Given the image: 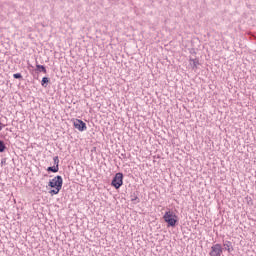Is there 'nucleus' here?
Masks as SVG:
<instances>
[{
	"label": "nucleus",
	"mask_w": 256,
	"mask_h": 256,
	"mask_svg": "<svg viewBox=\"0 0 256 256\" xmlns=\"http://www.w3.org/2000/svg\"><path fill=\"white\" fill-rule=\"evenodd\" d=\"M189 63H190V65H191V67H192V69H197V66L199 65V59H197V58H190L189 59Z\"/></svg>",
	"instance_id": "nucleus-7"
},
{
	"label": "nucleus",
	"mask_w": 256,
	"mask_h": 256,
	"mask_svg": "<svg viewBox=\"0 0 256 256\" xmlns=\"http://www.w3.org/2000/svg\"><path fill=\"white\" fill-rule=\"evenodd\" d=\"M223 253V247L221 244H215L211 247V251L209 253L210 256H221Z\"/></svg>",
	"instance_id": "nucleus-4"
},
{
	"label": "nucleus",
	"mask_w": 256,
	"mask_h": 256,
	"mask_svg": "<svg viewBox=\"0 0 256 256\" xmlns=\"http://www.w3.org/2000/svg\"><path fill=\"white\" fill-rule=\"evenodd\" d=\"M49 81H50L49 77H43L41 81L42 87H47V85H49Z\"/></svg>",
	"instance_id": "nucleus-10"
},
{
	"label": "nucleus",
	"mask_w": 256,
	"mask_h": 256,
	"mask_svg": "<svg viewBox=\"0 0 256 256\" xmlns=\"http://www.w3.org/2000/svg\"><path fill=\"white\" fill-rule=\"evenodd\" d=\"M48 173H58L59 167L58 166H50L47 168Z\"/></svg>",
	"instance_id": "nucleus-9"
},
{
	"label": "nucleus",
	"mask_w": 256,
	"mask_h": 256,
	"mask_svg": "<svg viewBox=\"0 0 256 256\" xmlns=\"http://www.w3.org/2000/svg\"><path fill=\"white\" fill-rule=\"evenodd\" d=\"M137 199H139L137 196H135L134 198H132V201H137Z\"/></svg>",
	"instance_id": "nucleus-15"
},
{
	"label": "nucleus",
	"mask_w": 256,
	"mask_h": 256,
	"mask_svg": "<svg viewBox=\"0 0 256 256\" xmlns=\"http://www.w3.org/2000/svg\"><path fill=\"white\" fill-rule=\"evenodd\" d=\"M5 149H7L5 142L3 140H0V153H5Z\"/></svg>",
	"instance_id": "nucleus-11"
},
{
	"label": "nucleus",
	"mask_w": 256,
	"mask_h": 256,
	"mask_svg": "<svg viewBox=\"0 0 256 256\" xmlns=\"http://www.w3.org/2000/svg\"><path fill=\"white\" fill-rule=\"evenodd\" d=\"M223 245L225 251H228V253L233 252V243H231V241H224Z\"/></svg>",
	"instance_id": "nucleus-6"
},
{
	"label": "nucleus",
	"mask_w": 256,
	"mask_h": 256,
	"mask_svg": "<svg viewBox=\"0 0 256 256\" xmlns=\"http://www.w3.org/2000/svg\"><path fill=\"white\" fill-rule=\"evenodd\" d=\"M53 159L55 167H59V156H55Z\"/></svg>",
	"instance_id": "nucleus-12"
},
{
	"label": "nucleus",
	"mask_w": 256,
	"mask_h": 256,
	"mask_svg": "<svg viewBox=\"0 0 256 256\" xmlns=\"http://www.w3.org/2000/svg\"><path fill=\"white\" fill-rule=\"evenodd\" d=\"M48 187H51L52 190L49 191L50 195H59L61 189H63V177L56 176L48 182Z\"/></svg>",
	"instance_id": "nucleus-1"
},
{
	"label": "nucleus",
	"mask_w": 256,
	"mask_h": 256,
	"mask_svg": "<svg viewBox=\"0 0 256 256\" xmlns=\"http://www.w3.org/2000/svg\"><path fill=\"white\" fill-rule=\"evenodd\" d=\"M36 71H37L38 73H47V68H45L44 65L37 64V65H36Z\"/></svg>",
	"instance_id": "nucleus-8"
},
{
	"label": "nucleus",
	"mask_w": 256,
	"mask_h": 256,
	"mask_svg": "<svg viewBox=\"0 0 256 256\" xmlns=\"http://www.w3.org/2000/svg\"><path fill=\"white\" fill-rule=\"evenodd\" d=\"M14 79H23V75L21 73L13 74Z\"/></svg>",
	"instance_id": "nucleus-13"
},
{
	"label": "nucleus",
	"mask_w": 256,
	"mask_h": 256,
	"mask_svg": "<svg viewBox=\"0 0 256 256\" xmlns=\"http://www.w3.org/2000/svg\"><path fill=\"white\" fill-rule=\"evenodd\" d=\"M163 219L168 224V227H175L177 225V215L173 211L165 212Z\"/></svg>",
	"instance_id": "nucleus-2"
},
{
	"label": "nucleus",
	"mask_w": 256,
	"mask_h": 256,
	"mask_svg": "<svg viewBox=\"0 0 256 256\" xmlns=\"http://www.w3.org/2000/svg\"><path fill=\"white\" fill-rule=\"evenodd\" d=\"M111 186L115 189H121L123 187V173L118 172L112 179Z\"/></svg>",
	"instance_id": "nucleus-3"
},
{
	"label": "nucleus",
	"mask_w": 256,
	"mask_h": 256,
	"mask_svg": "<svg viewBox=\"0 0 256 256\" xmlns=\"http://www.w3.org/2000/svg\"><path fill=\"white\" fill-rule=\"evenodd\" d=\"M73 125L78 131H87V124L83 122V120L76 119L74 120Z\"/></svg>",
	"instance_id": "nucleus-5"
},
{
	"label": "nucleus",
	"mask_w": 256,
	"mask_h": 256,
	"mask_svg": "<svg viewBox=\"0 0 256 256\" xmlns=\"http://www.w3.org/2000/svg\"><path fill=\"white\" fill-rule=\"evenodd\" d=\"M3 127H5V124L0 122V131H3Z\"/></svg>",
	"instance_id": "nucleus-14"
}]
</instances>
